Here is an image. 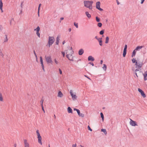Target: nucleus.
I'll use <instances>...</instances> for the list:
<instances>
[{
  "mask_svg": "<svg viewBox=\"0 0 147 147\" xmlns=\"http://www.w3.org/2000/svg\"><path fill=\"white\" fill-rule=\"evenodd\" d=\"M55 41L54 38L53 37L49 36V37L48 44L49 47H50L52 45Z\"/></svg>",
  "mask_w": 147,
  "mask_h": 147,
  "instance_id": "f257e3e1",
  "label": "nucleus"
},
{
  "mask_svg": "<svg viewBox=\"0 0 147 147\" xmlns=\"http://www.w3.org/2000/svg\"><path fill=\"white\" fill-rule=\"evenodd\" d=\"M36 132L37 135V138H38V142L41 145H42V141H41L42 138L40 134L39 130H37L36 131Z\"/></svg>",
  "mask_w": 147,
  "mask_h": 147,
  "instance_id": "f03ea898",
  "label": "nucleus"
},
{
  "mask_svg": "<svg viewBox=\"0 0 147 147\" xmlns=\"http://www.w3.org/2000/svg\"><path fill=\"white\" fill-rule=\"evenodd\" d=\"M66 51V53L67 54L66 55V57L69 60H70V61H73L74 60H73V57H72V59H70L69 58V55H70V56H72V54L73 53H74V51H71V52H70V53L69 54H67V50H66V51Z\"/></svg>",
  "mask_w": 147,
  "mask_h": 147,
  "instance_id": "7ed1b4c3",
  "label": "nucleus"
},
{
  "mask_svg": "<svg viewBox=\"0 0 147 147\" xmlns=\"http://www.w3.org/2000/svg\"><path fill=\"white\" fill-rule=\"evenodd\" d=\"M93 1H84V6L87 7L90 5H92L93 3Z\"/></svg>",
  "mask_w": 147,
  "mask_h": 147,
  "instance_id": "20e7f679",
  "label": "nucleus"
},
{
  "mask_svg": "<svg viewBox=\"0 0 147 147\" xmlns=\"http://www.w3.org/2000/svg\"><path fill=\"white\" fill-rule=\"evenodd\" d=\"M45 59L46 61L48 64H49V63H51L52 64L53 62L52 60L51 57L50 56L46 57V56Z\"/></svg>",
  "mask_w": 147,
  "mask_h": 147,
  "instance_id": "39448f33",
  "label": "nucleus"
},
{
  "mask_svg": "<svg viewBox=\"0 0 147 147\" xmlns=\"http://www.w3.org/2000/svg\"><path fill=\"white\" fill-rule=\"evenodd\" d=\"M100 1H98L96 3V8L97 9H98L100 11H103V9L100 8Z\"/></svg>",
  "mask_w": 147,
  "mask_h": 147,
  "instance_id": "423d86ee",
  "label": "nucleus"
},
{
  "mask_svg": "<svg viewBox=\"0 0 147 147\" xmlns=\"http://www.w3.org/2000/svg\"><path fill=\"white\" fill-rule=\"evenodd\" d=\"M70 95L71 96L73 100H74L77 99V96L76 94H73L72 90H70Z\"/></svg>",
  "mask_w": 147,
  "mask_h": 147,
  "instance_id": "0eeeda50",
  "label": "nucleus"
},
{
  "mask_svg": "<svg viewBox=\"0 0 147 147\" xmlns=\"http://www.w3.org/2000/svg\"><path fill=\"white\" fill-rule=\"evenodd\" d=\"M138 91L140 93L141 96L145 98L146 97V95L144 93V92L140 88H138Z\"/></svg>",
  "mask_w": 147,
  "mask_h": 147,
  "instance_id": "6e6552de",
  "label": "nucleus"
},
{
  "mask_svg": "<svg viewBox=\"0 0 147 147\" xmlns=\"http://www.w3.org/2000/svg\"><path fill=\"white\" fill-rule=\"evenodd\" d=\"M40 30V28L38 26L36 28L34 29V31H36V35L39 37H40V34L39 32Z\"/></svg>",
  "mask_w": 147,
  "mask_h": 147,
  "instance_id": "1a4fd4ad",
  "label": "nucleus"
},
{
  "mask_svg": "<svg viewBox=\"0 0 147 147\" xmlns=\"http://www.w3.org/2000/svg\"><path fill=\"white\" fill-rule=\"evenodd\" d=\"M130 124L134 126H136V125H138L137 124V123L135 121H134L132 119H130Z\"/></svg>",
  "mask_w": 147,
  "mask_h": 147,
  "instance_id": "9d476101",
  "label": "nucleus"
},
{
  "mask_svg": "<svg viewBox=\"0 0 147 147\" xmlns=\"http://www.w3.org/2000/svg\"><path fill=\"white\" fill-rule=\"evenodd\" d=\"M143 64L142 63H138L137 62H136V64H135V65L136 66V67L137 68V66L139 69L140 68H141L142 67Z\"/></svg>",
  "mask_w": 147,
  "mask_h": 147,
  "instance_id": "9b49d317",
  "label": "nucleus"
},
{
  "mask_svg": "<svg viewBox=\"0 0 147 147\" xmlns=\"http://www.w3.org/2000/svg\"><path fill=\"white\" fill-rule=\"evenodd\" d=\"M3 6V3L2 1V0H0V9L1 11V12L2 13L3 12V11L2 9Z\"/></svg>",
  "mask_w": 147,
  "mask_h": 147,
  "instance_id": "f8f14e48",
  "label": "nucleus"
},
{
  "mask_svg": "<svg viewBox=\"0 0 147 147\" xmlns=\"http://www.w3.org/2000/svg\"><path fill=\"white\" fill-rule=\"evenodd\" d=\"M24 146L25 147H29V144L27 142V141L25 139L24 140Z\"/></svg>",
  "mask_w": 147,
  "mask_h": 147,
  "instance_id": "ddd939ff",
  "label": "nucleus"
},
{
  "mask_svg": "<svg viewBox=\"0 0 147 147\" xmlns=\"http://www.w3.org/2000/svg\"><path fill=\"white\" fill-rule=\"evenodd\" d=\"M142 74L144 76V81H146L147 80V78H146V77L147 76V71H146L144 72V74L143 73H142Z\"/></svg>",
  "mask_w": 147,
  "mask_h": 147,
  "instance_id": "4468645a",
  "label": "nucleus"
},
{
  "mask_svg": "<svg viewBox=\"0 0 147 147\" xmlns=\"http://www.w3.org/2000/svg\"><path fill=\"white\" fill-rule=\"evenodd\" d=\"M88 61H93L94 60V59L92 56H90L88 57Z\"/></svg>",
  "mask_w": 147,
  "mask_h": 147,
  "instance_id": "2eb2a0df",
  "label": "nucleus"
},
{
  "mask_svg": "<svg viewBox=\"0 0 147 147\" xmlns=\"http://www.w3.org/2000/svg\"><path fill=\"white\" fill-rule=\"evenodd\" d=\"M78 111L77 112V113H78V115L80 117H84V114L80 113V110H79V111Z\"/></svg>",
  "mask_w": 147,
  "mask_h": 147,
  "instance_id": "dca6fc26",
  "label": "nucleus"
},
{
  "mask_svg": "<svg viewBox=\"0 0 147 147\" xmlns=\"http://www.w3.org/2000/svg\"><path fill=\"white\" fill-rule=\"evenodd\" d=\"M84 51L83 49H80L78 51V54L80 55H82L84 53Z\"/></svg>",
  "mask_w": 147,
  "mask_h": 147,
  "instance_id": "f3484780",
  "label": "nucleus"
},
{
  "mask_svg": "<svg viewBox=\"0 0 147 147\" xmlns=\"http://www.w3.org/2000/svg\"><path fill=\"white\" fill-rule=\"evenodd\" d=\"M63 95L62 92L60 91H59L58 92L57 96L61 98L63 97Z\"/></svg>",
  "mask_w": 147,
  "mask_h": 147,
  "instance_id": "a211bd4d",
  "label": "nucleus"
},
{
  "mask_svg": "<svg viewBox=\"0 0 147 147\" xmlns=\"http://www.w3.org/2000/svg\"><path fill=\"white\" fill-rule=\"evenodd\" d=\"M67 111L69 113H73L72 109L70 107H68L67 109Z\"/></svg>",
  "mask_w": 147,
  "mask_h": 147,
  "instance_id": "6ab92c4d",
  "label": "nucleus"
},
{
  "mask_svg": "<svg viewBox=\"0 0 147 147\" xmlns=\"http://www.w3.org/2000/svg\"><path fill=\"white\" fill-rule=\"evenodd\" d=\"M143 47H144V46H137L135 49L136 51H138Z\"/></svg>",
  "mask_w": 147,
  "mask_h": 147,
  "instance_id": "aec40b11",
  "label": "nucleus"
},
{
  "mask_svg": "<svg viewBox=\"0 0 147 147\" xmlns=\"http://www.w3.org/2000/svg\"><path fill=\"white\" fill-rule=\"evenodd\" d=\"M138 71H139L140 72H142V71H139V69H136V70L135 71V72L134 74L136 75L137 77H138V76L137 75V73H136V72Z\"/></svg>",
  "mask_w": 147,
  "mask_h": 147,
  "instance_id": "412c9836",
  "label": "nucleus"
},
{
  "mask_svg": "<svg viewBox=\"0 0 147 147\" xmlns=\"http://www.w3.org/2000/svg\"><path fill=\"white\" fill-rule=\"evenodd\" d=\"M86 14V15L87 16L88 18H90L91 17V16L90 14H89L88 12V11H86L85 12Z\"/></svg>",
  "mask_w": 147,
  "mask_h": 147,
  "instance_id": "4be33fe9",
  "label": "nucleus"
},
{
  "mask_svg": "<svg viewBox=\"0 0 147 147\" xmlns=\"http://www.w3.org/2000/svg\"><path fill=\"white\" fill-rule=\"evenodd\" d=\"M109 38L108 36H107L106 38L105 43L106 44H107L109 42Z\"/></svg>",
  "mask_w": 147,
  "mask_h": 147,
  "instance_id": "5701e85b",
  "label": "nucleus"
},
{
  "mask_svg": "<svg viewBox=\"0 0 147 147\" xmlns=\"http://www.w3.org/2000/svg\"><path fill=\"white\" fill-rule=\"evenodd\" d=\"M101 131L102 132H103L106 135L107 134V132L105 129H102Z\"/></svg>",
  "mask_w": 147,
  "mask_h": 147,
  "instance_id": "b1692460",
  "label": "nucleus"
},
{
  "mask_svg": "<svg viewBox=\"0 0 147 147\" xmlns=\"http://www.w3.org/2000/svg\"><path fill=\"white\" fill-rule=\"evenodd\" d=\"M136 50L135 49L133 51L132 53V54L131 55V57H133V56H135V55H136Z\"/></svg>",
  "mask_w": 147,
  "mask_h": 147,
  "instance_id": "393cba45",
  "label": "nucleus"
},
{
  "mask_svg": "<svg viewBox=\"0 0 147 147\" xmlns=\"http://www.w3.org/2000/svg\"><path fill=\"white\" fill-rule=\"evenodd\" d=\"M127 53V51L123 50V57H125Z\"/></svg>",
  "mask_w": 147,
  "mask_h": 147,
  "instance_id": "a878e982",
  "label": "nucleus"
},
{
  "mask_svg": "<svg viewBox=\"0 0 147 147\" xmlns=\"http://www.w3.org/2000/svg\"><path fill=\"white\" fill-rule=\"evenodd\" d=\"M100 115L101 117L102 118V121H103L104 120V115H103V113L102 112L100 113Z\"/></svg>",
  "mask_w": 147,
  "mask_h": 147,
  "instance_id": "bb28decb",
  "label": "nucleus"
},
{
  "mask_svg": "<svg viewBox=\"0 0 147 147\" xmlns=\"http://www.w3.org/2000/svg\"><path fill=\"white\" fill-rule=\"evenodd\" d=\"M0 101H3V99L2 97V94L0 92Z\"/></svg>",
  "mask_w": 147,
  "mask_h": 147,
  "instance_id": "cd10ccee",
  "label": "nucleus"
},
{
  "mask_svg": "<svg viewBox=\"0 0 147 147\" xmlns=\"http://www.w3.org/2000/svg\"><path fill=\"white\" fill-rule=\"evenodd\" d=\"M40 63L41 64V66H42V69L43 71H45V69H44V64H43V62H42Z\"/></svg>",
  "mask_w": 147,
  "mask_h": 147,
  "instance_id": "c85d7f7f",
  "label": "nucleus"
},
{
  "mask_svg": "<svg viewBox=\"0 0 147 147\" xmlns=\"http://www.w3.org/2000/svg\"><path fill=\"white\" fill-rule=\"evenodd\" d=\"M103 69L105 71H106L107 69V65L106 64H104L103 66L102 67Z\"/></svg>",
  "mask_w": 147,
  "mask_h": 147,
  "instance_id": "c756f323",
  "label": "nucleus"
},
{
  "mask_svg": "<svg viewBox=\"0 0 147 147\" xmlns=\"http://www.w3.org/2000/svg\"><path fill=\"white\" fill-rule=\"evenodd\" d=\"M104 33V30H101L99 34L100 35H103Z\"/></svg>",
  "mask_w": 147,
  "mask_h": 147,
  "instance_id": "7c9ffc66",
  "label": "nucleus"
},
{
  "mask_svg": "<svg viewBox=\"0 0 147 147\" xmlns=\"http://www.w3.org/2000/svg\"><path fill=\"white\" fill-rule=\"evenodd\" d=\"M132 61L133 63H135V64H136V62H137L136 60V59L134 58H133L132 59Z\"/></svg>",
  "mask_w": 147,
  "mask_h": 147,
  "instance_id": "2f4dec72",
  "label": "nucleus"
},
{
  "mask_svg": "<svg viewBox=\"0 0 147 147\" xmlns=\"http://www.w3.org/2000/svg\"><path fill=\"white\" fill-rule=\"evenodd\" d=\"M96 20L97 22H99L100 21V19L98 17H96Z\"/></svg>",
  "mask_w": 147,
  "mask_h": 147,
  "instance_id": "473e14b6",
  "label": "nucleus"
},
{
  "mask_svg": "<svg viewBox=\"0 0 147 147\" xmlns=\"http://www.w3.org/2000/svg\"><path fill=\"white\" fill-rule=\"evenodd\" d=\"M5 40L4 41V42H7L8 41V38H7V35L6 34L5 35Z\"/></svg>",
  "mask_w": 147,
  "mask_h": 147,
  "instance_id": "72a5a7b5",
  "label": "nucleus"
},
{
  "mask_svg": "<svg viewBox=\"0 0 147 147\" xmlns=\"http://www.w3.org/2000/svg\"><path fill=\"white\" fill-rule=\"evenodd\" d=\"M102 24L100 22H99L98 23L97 26L99 27H101L102 26Z\"/></svg>",
  "mask_w": 147,
  "mask_h": 147,
  "instance_id": "f704fd0d",
  "label": "nucleus"
},
{
  "mask_svg": "<svg viewBox=\"0 0 147 147\" xmlns=\"http://www.w3.org/2000/svg\"><path fill=\"white\" fill-rule=\"evenodd\" d=\"M0 56H1L3 57L4 55L2 53L1 50H0Z\"/></svg>",
  "mask_w": 147,
  "mask_h": 147,
  "instance_id": "c9c22d12",
  "label": "nucleus"
},
{
  "mask_svg": "<svg viewBox=\"0 0 147 147\" xmlns=\"http://www.w3.org/2000/svg\"><path fill=\"white\" fill-rule=\"evenodd\" d=\"M74 26H76V27L77 28H78V23H76L75 22H74Z\"/></svg>",
  "mask_w": 147,
  "mask_h": 147,
  "instance_id": "e433bc0d",
  "label": "nucleus"
},
{
  "mask_svg": "<svg viewBox=\"0 0 147 147\" xmlns=\"http://www.w3.org/2000/svg\"><path fill=\"white\" fill-rule=\"evenodd\" d=\"M33 52H34V53L35 55V56L36 57V61H37V55H36V54L35 53V51L34 50L33 51Z\"/></svg>",
  "mask_w": 147,
  "mask_h": 147,
  "instance_id": "4c0bfd02",
  "label": "nucleus"
},
{
  "mask_svg": "<svg viewBox=\"0 0 147 147\" xmlns=\"http://www.w3.org/2000/svg\"><path fill=\"white\" fill-rule=\"evenodd\" d=\"M3 26L2 25H0V30L1 31H2V30H3Z\"/></svg>",
  "mask_w": 147,
  "mask_h": 147,
  "instance_id": "58836bf2",
  "label": "nucleus"
},
{
  "mask_svg": "<svg viewBox=\"0 0 147 147\" xmlns=\"http://www.w3.org/2000/svg\"><path fill=\"white\" fill-rule=\"evenodd\" d=\"M88 130H89L90 131H92V129L90 128L89 125L88 126Z\"/></svg>",
  "mask_w": 147,
  "mask_h": 147,
  "instance_id": "ea45409f",
  "label": "nucleus"
},
{
  "mask_svg": "<svg viewBox=\"0 0 147 147\" xmlns=\"http://www.w3.org/2000/svg\"><path fill=\"white\" fill-rule=\"evenodd\" d=\"M99 42V44L100 46H102V40H101V41Z\"/></svg>",
  "mask_w": 147,
  "mask_h": 147,
  "instance_id": "a19ab883",
  "label": "nucleus"
},
{
  "mask_svg": "<svg viewBox=\"0 0 147 147\" xmlns=\"http://www.w3.org/2000/svg\"><path fill=\"white\" fill-rule=\"evenodd\" d=\"M127 45H125V47H124V48L123 50H125L127 51Z\"/></svg>",
  "mask_w": 147,
  "mask_h": 147,
  "instance_id": "79ce46f5",
  "label": "nucleus"
},
{
  "mask_svg": "<svg viewBox=\"0 0 147 147\" xmlns=\"http://www.w3.org/2000/svg\"><path fill=\"white\" fill-rule=\"evenodd\" d=\"M87 8H89L90 9H92V5H89L88 7H87Z\"/></svg>",
  "mask_w": 147,
  "mask_h": 147,
  "instance_id": "37998d69",
  "label": "nucleus"
},
{
  "mask_svg": "<svg viewBox=\"0 0 147 147\" xmlns=\"http://www.w3.org/2000/svg\"><path fill=\"white\" fill-rule=\"evenodd\" d=\"M102 38H98V39L97 40H98V41L99 42L102 40Z\"/></svg>",
  "mask_w": 147,
  "mask_h": 147,
  "instance_id": "c03bdc74",
  "label": "nucleus"
},
{
  "mask_svg": "<svg viewBox=\"0 0 147 147\" xmlns=\"http://www.w3.org/2000/svg\"><path fill=\"white\" fill-rule=\"evenodd\" d=\"M62 54L63 55V57H65V53L63 51L61 52Z\"/></svg>",
  "mask_w": 147,
  "mask_h": 147,
  "instance_id": "a18cd8bd",
  "label": "nucleus"
},
{
  "mask_svg": "<svg viewBox=\"0 0 147 147\" xmlns=\"http://www.w3.org/2000/svg\"><path fill=\"white\" fill-rule=\"evenodd\" d=\"M146 49V48H145L144 49V50L143 51H142V53H143L144 54H145L146 53V51H145Z\"/></svg>",
  "mask_w": 147,
  "mask_h": 147,
  "instance_id": "49530a36",
  "label": "nucleus"
},
{
  "mask_svg": "<svg viewBox=\"0 0 147 147\" xmlns=\"http://www.w3.org/2000/svg\"><path fill=\"white\" fill-rule=\"evenodd\" d=\"M59 72L60 74H62V71L61 70V69L60 68H59Z\"/></svg>",
  "mask_w": 147,
  "mask_h": 147,
  "instance_id": "de8ad7c7",
  "label": "nucleus"
},
{
  "mask_svg": "<svg viewBox=\"0 0 147 147\" xmlns=\"http://www.w3.org/2000/svg\"><path fill=\"white\" fill-rule=\"evenodd\" d=\"M40 63L43 62L42 58L41 56H40Z\"/></svg>",
  "mask_w": 147,
  "mask_h": 147,
  "instance_id": "09e8293b",
  "label": "nucleus"
},
{
  "mask_svg": "<svg viewBox=\"0 0 147 147\" xmlns=\"http://www.w3.org/2000/svg\"><path fill=\"white\" fill-rule=\"evenodd\" d=\"M41 5V3H40L39 4L38 7V10H40V8Z\"/></svg>",
  "mask_w": 147,
  "mask_h": 147,
  "instance_id": "8fccbe9b",
  "label": "nucleus"
},
{
  "mask_svg": "<svg viewBox=\"0 0 147 147\" xmlns=\"http://www.w3.org/2000/svg\"><path fill=\"white\" fill-rule=\"evenodd\" d=\"M41 107H42V110L45 113V111L44 109V107H43V105L41 106Z\"/></svg>",
  "mask_w": 147,
  "mask_h": 147,
  "instance_id": "3c124183",
  "label": "nucleus"
},
{
  "mask_svg": "<svg viewBox=\"0 0 147 147\" xmlns=\"http://www.w3.org/2000/svg\"><path fill=\"white\" fill-rule=\"evenodd\" d=\"M43 101H44V100H43L42 99L40 101V102L41 103V106H42L43 105Z\"/></svg>",
  "mask_w": 147,
  "mask_h": 147,
  "instance_id": "603ef678",
  "label": "nucleus"
},
{
  "mask_svg": "<svg viewBox=\"0 0 147 147\" xmlns=\"http://www.w3.org/2000/svg\"><path fill=\"white\" fill-rule=\"evenodd\" d=\"M23 2H24L23 1H22V2H21V6H21V7L22 9L23 8V6H22L23 5H23Z\"/></svg>",
  "mask_w": 147,
  "mask_h": 147,
  "instance_id": "864d4df0",
  "label": "nucleus"
},
{
  "mask_svg": "<svg viewBox=\"0 0 147 147\" xmlns=\"http://www.w3.org/2000/svg\"><path fill=\"white\" fill-rule=\"evenodd\" d=\"M88 63L91 64V65H92L93 66L94 65V63L92 62H89Z\"/></svg>",
  "mask_w": 147,
  "mask_h": 147,
  "instance_id": "5fc2aeb1",
  "label": "nucleus"
},
{
  "mask_svg": "<svg viewBox=\"0 0 147 147\" xmlns=\"http://www.w3.org/2000/svg\"><path fill=\"white\" fill-rule=\"evenodd\" d=\"M54 61L56 64H58V62L57 61V60L55 59H54Z\"/></svg>",
  "mask_w": 147,
  "mask_h": 147,
  "instance_id": "6e6d98bb",
  "label": "nucleus"
},
{
  "mask_svg": "<svg viewBox=\"0 0 147 147\" xmlns=\"http://www.w3.org/2000/svg\"><path fill=\"white\" fill-rule=\"evenodd\" d=\"M59 43V41L56 40V42H55L56 44L57 45H58Z\"/></svg>",
  "mask_w": 147,
  "mask_h": 147,
  "instance_id": "4d7b16f0",
  "label": "nucleus"
},
{
  "mask_svg": "<svg viewBox=\"0 0 147 147\" xmlns=\"http://www.w3.org/2000/svg\"><path fill=\"white\" fill-rule=\"evenodd\" d=\"M74 111H76L77 112L78 111H79V110L78 109H77L76 108H74Z\"/></svg>",
  "mask_w": 147,
  "mask_h": 147,
  "instance_id": "13d9d810",
  "label": "nucleus"
},
{
  "mask_svg": "<svg viewBox=\"0 0 147 147\" xmlns=\"http://www.w3.org/2000/svg\"><path fill=\"white\" fill-rule=\"evenodd\" d=\"M59 37L58 36L56 38V40L59 41Z\"/></svg>",
  "mask_w": 147,
  "mask_h": 147,
  "instance_id": "bf43d9fd",
  "label": "nucleus"
},
{
  "mask_svg": "<svg viewBox=\"0 0 147 147\" xmlns=\"http://www.w3.org/2000/svg\"><path fill=\"white\" fill-rule=\"evenodd\" d=\"M145 0H141V3L142 4L143 3L144 1Z\"/></svg>",
  "mask_w": 147,
  "mask_h": 147,
  "instance_id": "052dcab7",
  "label": "nucleus"
},
{
  "mask_svg": "<svg viewBox=\"0 0 147 147\" xmlns=\"http://www.w3.org/2000/svg\"><path fill=\"white\" fill-rule=\"evenodd\" d=\"M76 144H75L72 145V147H76Z\"/></svg>",
  "mask_w": 147,
  "mask_h": 147,
  "instance_id": "680f3d73",
  "label": "nucleus"
},
{
  "mask_svg": "<svg viewBox=\"0 0 147 147\" xmlns=\"http://www.w3.org/2000/svg\"><path fill=\"white\" fill-rule=\"evenodd\" d=\"M39 11L40 10H38V17H39Z\"/></svg>",
  "mask_w": 147,
  "mask_h": 147,
  "instance_id": "e2e57ef3",
  "label": "nucleus"
},
{
  "mask_svg": "<svg viewBox=\"0 0 147 147\" xmlns=\"http://www.w3.org/2000/svg\"><path fill=\"white\" fill-rule=\"evenodd\" d=\"M22 9H21V11H20V14H22Z\"/></svg>",
  "mask_w": 147,
  "mask_h": 147,
  "instance_id": "0e129e2a",
  "label": "nucleus"
},
{
  "mask_svg": "<svg viewBox=\"0 0 147 147\" xmlns=\"http://www.w3.org/2000/svg\"><path fill=\"white\" fill-rule=\"evenodd\" d=\"M84 76L85 77H86L87 78H88V79H89V80H91L90 79L89 77H88V76H87L85 75Z\"/></svg>",
  "mask_w": 147,
  "mask_h": 147,
  "instance_id": "69168bd1",
  "label": "nucleus"
},
{
  "mask_svg": "<svg viewBox=\"0 0 147 147\" xmlns=\"http://www.w3.org/2000/svg\"><path fill=\"white\" fill-rule=\"evenodd\" d=\"M102 63H103V61L102 60H101L100 61V63L101 64H102Z\"/></svg>",
  "mask_w": 147,
  "mask_h": 147,
  "instance_id": "338daca9",
  "label": "nucleus"
},
{
  "mask_svg": "<svg viewBox=\"0 0 147 147\" xmlns=\"http://www.w3.org/2000/svg\"><path fill=\"white\" fill-rule=\"evenodd\" d=\"M63 19H64V18H63V17L61 18H60V20H63Z\"/></svg>",
  "mask_w": 147,
  "mask_h": 147,
  "instance_id": "774afa93",
  "label": "nucleus"
}]
</instances>
